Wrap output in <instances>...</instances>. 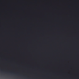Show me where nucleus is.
I'll return each mask as SVG.
<instances>
[{
    "label": "nucleus",
    "instance_id": "f257e3e1",
    "mask_svg": "<svg viewBox=\"0 0 79 79\" xmlns=\"http://www.w3.org/2000/svg\"><path fill=\"white\" fill-rule=\"evenodd\" d=\"M48 51H50V0H48Z\"/></svg>",
    "mask_w": 79,
    "mask_h": 79
}]
</instances>
